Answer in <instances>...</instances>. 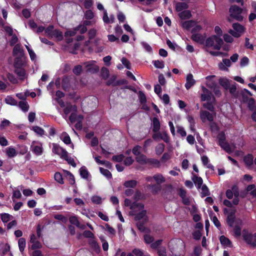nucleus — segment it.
<instances>
[{
	"label": "nucleus",
	"mask_w": 256,
	"mask_h": 256,
	"mask_svg": "<svg viewBox=\"0 0 256 256\" xmlns=\"http://www.w3.org/2000/svg\"><path fill=\"white\" fill-rule=\"evenodd\" d=\"M52 152L53 153L59 156L62 158H66L68 152L56 144H52Z\"/></svg>",
	"instance_id": "obj_8"
},
{
	"label": "nucleus",
	"mask_w": 256,
	"mask_h": 256,
	"mask_svg": "<svg viewBox=\"0 0 256 256\" xmlns=\"http://www.w3.org/2000/svg\"><path fill=\"white\" fill-rule=\"evenodd\" d=\"M220 244L224 246H228L230 248L232 247V242L230 240L229 238L226 237L224 236H221L220 237Z\"/></svg>",
	"instance_id": "obj_23"
},
{
	"label": "nucleus",
	"mask_w": 256,
	"mask_h": 256,
	"mask_svg": "<svg viewBox=\"0 0 256 256\" xmlns=\"http://www.w3.org/2000/svg\"><path fill=\"white\" fill-rule=\"evenodd\" d=\"M32 129L37 134L40 136H42L44 134V130L38 126H33Z\"/></svg>",
	"instance_id": "obj_51"
},
{
	"label": "nucleus",
	"mask_w": 256,
	"mask_h": 256,
	"mask_svg": "<svg viewBox=\"0 0 256 256\" xmlns=\"http://www.w3.org/2000/svg\"><path fill=\"white\" fill-rule=\"evenodd\" d=\"M29 96V92H20L16 94V96L20 100H24L27 96Z\"/></svg>",
	"instance_id": "obj_60"
},
{
	"label": "nucleus",
	"mask_w": 256,
	"mask_h": 256,
	"mask_svg": "<svg viewBox=\"0 0 256 256\" xmlns=\"http://www.w3.org/2000/svg\"><path fill=\"white\" fill-rule=\"evenodd\" d=\"M0 218L4 223H6L10 221L12 218V216L7 213H2L0 214Z\"/></svg>",
	"instance_id": "obj_41"
},
{
	"label": "nucleus",
	"mask_w": 256,
	"mask_h": 256,
	"mask_svg": "<svg viewBox=\"0 0 256 256\" xmlns=\"http://www.w3.org/2000/svg\"><path fill=\"white\" fill-rule=\"evenodd\" d=\"M12 54L15 57L24 56V50L20 44H17L14 46Z\"/></svg>",
	"instance_id": "obj_19"
},
{
	"label": "nucleus",
	"mask_w": 256,
	"mask_h": 256,
	"mask_svg": "<svg viewBox=\"0 0 256 256\" xmlns=\"http://www.w3.org/2000/svg\"><path fill=\"white\" fill-rule=\"evenodd\" d=\"M81 177L83 178L88 180L90 176V173L85 166H82L79 170Z\"/></svg>",
	"instance_id": "obj_29"
},
{
	"label": "nucleus",
	"mask_w": 256,
	"mask_h": 256,
	"mask_svg": "<svg viewBox=\"0 0 256 256\" xmlns=\"http://www.w3.org/2000/svg\"><path fill=\"white\" fill-rule=\"evenodd\" d=\"M232 28L234 30L242 33L244 31V28L242 24L236 22L232 24Z\"/></svg>",
	"instance_id": "obj_37"
},
{
	"label": "nucleus",
	"mask_w": 256,
	"mask_h": 256,
	"mask_svg": "<svg viewBox=\"0 0 256 256\" xmlns=\"http://www.w3.org/2000/svg\"><path fill=\"white\" fill-rule=\"evenodd\" d=\"M219 84L226 90H228L230 88V82L227 78H220L219 80Z\"/></svg>",
	"instance_id": "obj_31"
},
{
	"label": "nucleus",
	"mask_w": 256,
	"mask_h": 256,
	"mask_svg": "<svg viewBox=\"0 0 256 256\" xmlns=\"http://www.w3.org/2000/svg\"><path fill=\"white\" fill-rule=\"evenodd\" d=\"M77 110V107L75 105L68 104L64 108V112L66 115L64 118H66L67 116L71 112H76Z\"/></svg>",
	"instance_id": "obj_24"
},
{
	"label": "nucleus",
	"mask_w": 256,
	"mask_h": 256,
	"mask_svg": "<svg viewBox=\"0 0 256 256\" xmlns=\"http://www.w3.org/2000/svg\"><path fill=\"white\" fill-rule=\"evenodd\" d=\"M62 159H64L66 160L68 162L69 164H71L72 166H74V167L76 166V164L74 162V158L68 156V152L67 153V154H66V157L63 158Z\"/></svg>",
	"instance_id": "obj_58"
},
{
	"label": "nucleus",
	"mask_w": 256,
	"mask_h": 256,
	"mask_svg": "<svg viewBox=\"0 0 256 256\" xmlns=\"http://www.w3.org/2000/svg\"><path fill=\"white\" fill-rule=\"evenodd\" d=\"M192 236L194 239L198 240H200L202 237V234L200 230L194 231L192 234Z\"/></svg>",
	"instance_id": "obj_57"
},
{
	"label": "nucleus",
	"mask_w": 256,
	"mask_h": 256,
	"mask_svg": "<svg viewBox=\"0 0 256 256\" xmlns=\"http://www.w3.org/2000/svg\"><path fill=\"white\" fill-rule=\"evenodd\" d=\"M200 118L204 122L207 120L210 122V127L212 132L218 133L220 131V128L216 122H213L214 116L212 114L206 110H203L200 112Z\"/></svg>",
	"instance_id": "obj_2"
},
{
	"label": "nucleus",
	"mask_w": 256,
	"mask_h": 256,
	"mask_svg": "<svg viewBox=\"0 0 256 256\" xmlns=\"http://www.w3.org/2000/svg\"><path fill=\"white\" fill-rule=\"evenodd\" d=\"M242 9L236 5H232L230 8V14H242Z\"/></svg>",
	"instance_id": "obj_27"
},
{
	"label": "nucleus",
	"mask_w": 256,
	"mask_h": 256,
	"mask_svg": "<svg viewBox=\"0 0 256 256\" xmlns=\"http://www.w3.org/2000/svg\"><path fill=\"white\" fill-rule=\"evenodd\" d=\"M5 102L6 104L11 106H16L17 101L12 96H8L5 98Z\"/></svg>",
	"instance_id": "obj_39"
},
{
	"label": "nucleus",
	"mask_w": 256,
	"mask_h": 256,
	"mask_svg": "<svg viewBox=\"0 0 256 256\" xmlns=\"http://www.w3.org/2000/svg\"><path fill=\"white\" fill-rule=\"evenodd\" d=\"M168 246L172 254L176 256H180L185 248L184 242L180 239L172 240Z\"/></svg>",
	"instance_id": "obj_1"
},
{
	"label": "nucleus",
	"mask_w": 256,
	"mask_h": 256,
	"mask_svg": "<svg viewBox=\"0 0 256 256\" xmlns=\"http://www.w3.org/2000/svg\"><path fill=\"white\" fill-rule=\"evenodd\" d=\"M230 16L238 22H242L244 18L241 14H230Z\"/></svg>",
	"instance_id": "obj_61"
},
{
	"label": "nucleus",
	"mask_w": 256,
	"mask_h": 256,
	"mask_svg": "<svg viewBox=\"0 0 256 256\" xmlns=\"http://www.w3.org/2000/svg\"><path fill=\"white\" fill-rule=\"evenodd\" d=\"M18 106L24 112H27L29 109V105L25 100H22L19 102Z\"/></svg>",
	"instance_id": "obj_33"
},
{
	"label": "nucleus",
	"mask_w": 256,
	"mask_h": 256,
	"mask_svg": "<svg viewBox=\"0 0 256 256\" xmlns=\"http://www.w3.org/2000/svg\"><path fill=\"white\" fill-rule=\"evenodd\" d=\"M26 63V59L24 56L16 57L14 62V68H24Z\"/></svg>",
	"instance_id": "obj_13"
},
{
	"label": "nucleus",
	"mask_w": 256,
	"mask_h": 256,
	"mask_svg": "<svg viewBox=\"0 0 256 256\" xmlns=\"http://www.w3.org/2000/svg\"><path fill=\"white\" fill-rule=\"evenodd\" d=\"M60 138L66 144H68L71 143V140L68 134L66 132H64L60 136Z\"/></svg>",
	"instance_id": "obj_34"
},
{
	"label": "nucleus",
	"mask_w": 256,
	"mask_h": 256,
	"mask_svg": "<svg viewBox=\"0 0 256 256\" xmlns=\"http://www.w3.org/2000/svg\"><path fill=\"white\" fill-rule=\"evenodd\" d=\"M191 39L200 44H204L205 38L200 34H192L191 36Z\"/></svg>",
	"instance_id": "obj_21"
},
{
	"label": "nucleus",
	"mask_w": 256,
	"mask_h": 256,
	"mask_svg": "<svg viewBox=\"0 0 256 256\" xmlns=\"http://www.w3.org/2000/svg\"><path fill=\"white\" fill-rule=\"evenodd\" d=\"M23 186H18L12 192V200L14 202L15 199H19L22 196V194L20 190H22Z\"/></svg>",
	"instance_id": "obj_20"
},
{
	"label": "nucleus",
	"mask_w": 256,
	"mask_h": 256,
	"mask_svg": "<svg viewBox=\"0 0 256 256\" xmlns=\"http://www.w3.org/2000/svg\"><path fill=\"white\" fill-rule=\"evenodd\" d=\"M130 214L134 216L136 220H142L143 222H146L148 221V217L146 216V212L142 208H136L135 210L130 212Z\"/></svg>",
	"instance_id": "obj_4"
},
{
	"label": "nucleus",
	"mask_w": 256,
	"mask_h": 256,
	"mask_svg": "<svg viewBox=\"0 0 256 256\" xmlns=\"http://www.w3.org/2000/svg\"><path fill=\"white\" fill-rule=\"evenodd\" d=\"M18 247L20 250L21 252H23L24 250L26 242L25 238H21L19 239L18 242Z\"/></svg>",
	"instance_id": "obj_40"
},
{
	"label": "nucleus",
	"mask_w": 256,
	"mask_h": 256,
	"mask_svg": "<svg viewBox=\"0 0 256 256\" xmlns=\"http://www.w3.org/2000/svg\"><path fill=\"white\" fill-rule=\"evenodd\" d=\"M84 17L87 20H92L94 17V14L91 10H88L85 12Z\"/></svg>",
	"instance_id": "obj_56"
},
{
	"label": "nucleus",
	"mask_w": 256,
	"mask_h": 256,
	"mask_svg": "<svg viewBox=\"0 0 256 256\" xmlns=\"http://www.w3.org/2000/svg\"><path fill=\"white\" fill-rule=\"evenodd\" d=\"M25 46L28 52L29 55L32 60H34L36 58V56L35 52L32 48H30L28 46L26 45Z\"/></svg>",
	"instance_id": "obj_47"
},
{
	"label": "nucleus",
	"mask_w": 256,
	"mask_h": 256,
	"mask_svg": "<svg viewBox=\"0 0 256 256\" xmlns=\"http://www.w3.org/2000/svg\"><path fill=\"white\" fill-rule=\"evenodd\" d=\"M69 220H70V222L72 224H74L75 226H76L77 227L80 228H82L81 226H80V223L78 220V218L76 216H70V218H69Z\"/></svg>",
	"instance_id": "obj_38"
},
{
	"label": "nucleus",
	"mask_w": 256,
	"mask_h": 256,
	"mask_svg": "<svg viewBox=\"0 0 256 256\" xmlns=\"http://www.w3.org/2000/svg\"><path fill=\"white\" fill-rule=\"evenodd\" d=\"M244 163L248 166H250L254 163V156L251 154H248L244 157Z\"/></svg>",
	"instance_id": "obj_26"
},
{
	"label": "nucleus",
	"mask_w": 256,
	"mask_h": 256,
	"mask_svg": "<svg viewBox=\"0 0 256 256\" xmlns=\"http://www.w3.org/2000/svg\"><path fill=\"white\" fill-rule=\"evenodd\" d=\"M229 92L232 96L235 98L238 97V92L236 91V87L235 84L232 85L231 86H230Z\"/></svg>",
	"instance_id": "obj_43"
},
{
	"label": "nucleus",
	"mask_w": 256,
	"mask_h": 256,
	"mask_svg": "<svg viewBox=\"0 0 256 256\" xmlns=\"http://www.w3.org/2000/svg\"><path fill=\"white\" fill-rule=\"evenodd\" d=\"M6 153L9 158L14 157L17 154L16 149L12 146H9L6 149Z\"/></svg>",
	"instance_id": "obj_25"
},
{
	"label": "nucleus",
	"mask_w": 256,
	"mask_h": 256,
	"mask_svg": "<svg viewBox=\"0 0 256 256\" xmlns=\"http://www.w3.org/2000/svg\"><path fill=\"white\" fill-rule=\"evenodd\" d=\"M15 72L22 80L24 79L26 77V72L24 68H15Z\"/></svg>",
	"instance_id": "obj_30"
},
{
	"label": "nucleus",
	"mask_w": 256,
	"mask_h": 256,
	"mask_svg": "<svg viewBox=\"0 0 256 256\" xmlns=\"http://www.w3.org/2000/svg\"><path fill=\"white\" fill-rule=\"evenodd\" d=\"M214 45L215 44H214V36H212L208 38L206 40V47L214 46Z\"/></svg>",
	"instance_id": "obj_50"
},
{
	"label": "nucleus",
	"mask_w": 256,
	"mask_h": 256,
	"mask_svg": "<svg viewBox=\"0 0 256 256\" xmlns=\"http://www.w3.org/2000/svg\"><path fill=\"white\" fill-rule=\"evenodd\" d=\"M193 23L194 22L192 20L186 21L183 23L182 26L186 30H189L190 28L192 26Z\"/></svg>",
	"instance_id": "obj_64"
},
{
	"label": "nucleus",
	"mask_w": 256,
	"mask_h": 256,
	"mask_svg": "<svg viewBox=\"0 0 256 256\" xmlns=\"http://www.w3.org/2000/svg\"><path fill=\"white\" fill-rule=\"evenodd\" d=\"M102 20L106 24H112L114 21V16L113 14L110 15V17L106 10H104L102 16Z\"/></svg>",
	"instance_id": "obj_17"
},
{
	"label": "nucleus",
	"mask_w": 256,
	"mask_h": 256,
	"mask_svg": "<svg viewBox=\"0 0 256 256\" xmlns=\"http://www.w3.org/2000/svg\"><path fill=\"white\" fill-rule=\"evenodd\" d=\"M146 180L148 182H155L156 185L153 184L152 186L149 185L148 188H150L152 192L156 193L158 192L160 187V176L158 175L154 176L153 178L150 176H148L146 178Z\"/></svg>",
	"instance_id": "obj_7"
},
{
	"label": "nucleus",
	"mask_w": 256,
	"mask_h": 256,
	"mask_svg": "<svg viewBox=\"0 0 256 256\" xmlns=\"http://www.w3.org/2000/svg\"><path fill=\"white\" fill-rule=\"evenodd\" d=\"M188 4L185 2H178L176 4L177 12H181L188 8Z\"/></svg>",
	"instance_id": "obj_35"
},
{
	"label": "nucleus",
	"mask_w": 256,
	"mask_h": 256,
	"mask_svg": "<svg viewBox=\"0 0 256 256\" xmlns=\"http://www.w3.org/2000/svg\"><path fill=\"white\" fill-rule=\"evenodd\" d=\"M100 173L105 176L106 178H110L112 177V175L108 170L104 169L102 168H100Z\"/></svg>",
	"instance_id": "obj_45"
},
{
	"label": "nucleus",
	"mask_w": 256,
	"mask_h": 256,
	"mask_svg": "<svg viewBox=\"0 0 256 256\" xmlns=\"http://www.w3.org/2000/svg\"><path fill=\"white\" fill-rule=\"evenodd\" d=\"M143 48L148 52L152 53V51L151 46L146 42H140Z\"/></svg>",
	"instance_id": "obj_44"
},
{
	"label": "nucleus",
	"mask_w": 256,
	"mask_h": 256,
	"mask_svg": "<svg viewBox=\"0 0 256 256\" xmlns=\"http://www.w3.org/2000/svg\"><path fill=\"white\" fill-rule=\"evenodd\" d=\"M137 184V182L134 180H128L124 183V186L126 188H134Z\"/></svg>",
	"instance_id": "obj_46"
},
{
	"label": "nucleus",
	"mask_w": 256,
	"mask_h": 256,
	"mask_svg": "<svg viewBox=\"0 0 256 256\" xmlns=\"http://www.w3.org/2000/svg\"><path fill=\"white\" fill-rule=\"evenodd\" d=\"M220 36H214V42H216L214 46V49L220 50L224 44L223 40L220 37Z\"/></svg>",
	"instance_id": "obj_22"
},
{
	"label": "nucleus",
	"mask_w": 256,
	"mask_h": 256,
	"mask_svg": "<svg viewBox=\"0 0 256 256\" xmlns=\"http://www.w3.org/2000/svg\"><path fill=\"white\" fill-rule=\"evenodd\" d=\"M144 240L147 244H152L154 240V238L150 234H146L144 236Z\"/></svg>",
	"instance_id": "obj_54"
},
{
	"label": "nucleus",
	"mask_w": 256,
	"mask_h": 256,
	"mask_svg": "<svg viewBox=\"0 0 256 256\" xmlns=\"http://www.w3.org/2000/svg\"><path fill=\"white\" fill-rule=\"evenodd\" d=\"M202 189V197L204 198L210 195V192L208 187L206 184H203L201 186Z\"/></svg>",
	"instance_id": "obj_42"
},
{
	"label": "nucleus",
	"mask_w": 256,
	"mask_h": 256,
	"mask_svg": "<svg viewBox=\"0 0 256 256\" xmlns=\"http://www.w3.org/2000/svg\"><path fill=\"white\" fill-rule=\"evenodd\" d=\"M96 62L91 60L84 63L86 72L95 73L99 70V67L96 64Z\"/></svg>",
	"instance_id": "obj_10"
},
{
	"label": "nucleus",
	"mask_w": 256,
	"mask_h": 256,
	"mask_svg": "<svg viewBox=\"0 0 256 256\" xmlns=\"http://www.w3.org/2000/svg\"><path fill=\"white\" fill-rule=\"evenodd\" d=\"M54 178L55 180L60 184H63V178L62 174L60 172H56L54 174Z\"/></svg>",
	"instance_id": "obj_62"
},
{
	"label": "nucleus",
	"mask_w": 256,
	"mask_h": 256,
	"mask_svg": "<svg viewBox=\"0 0 256 256\" xmlns=\"http://www.w3.org/2000/svg\"><path fill=\"white\" fill-rule=\"evenodd\" d=\"M152 138L155 140H158L160 138V123L158 120L157 118H154L152 123Z\"/></svg>",
	"instance_id": "obj_6"
},
{
	"label": "nucleus",
	"mask_w": 256,
	"mask_h": 256,
	"mask_svg": "<svg viewBox=\"0 0 256 256\" xmlns=\"http://www.w3.org/2000/svg\"><path fill=\"white\" fill-rule=\"evenodd\" d=\"M219 146L228 154L232 152L229 144L226 142V137L224 131H221L218 135Z\"/></svg>",
	"instance_id": "obj_3"
},
{
	"label": "nucleus",
	"mask_w": 256,
	"mask_h": 256,
	"mask_svg": "<svg viewBox=\"0 0 256 256\" xmlns=\"http://www.w3.org/2000/svg\"><path fill=\"white\" fill-rule=\"evenodd\" d=\"M52 38H54L58 40H62L63 38L62 32L58 30H54L52 32Z\"/></svg>",
	"instance_id": "obj_36"
},
{
	"label": "nucleus",
	"mask_w": 256,
	"mask_h": 256,
	"mask_svg": "<svg viewBox=\"0 0 256 256\" xmlns=\"http://www.w3.org/2000/svg\"><path fill=\"white\" fill-rule=\"evenodd\" d=\"M91 200L92 202L96 204H100L102 203V198L98 196H93Z\"/></svg>",
	"instance_id": "obj_63"
},
{
	"label": "nucleus",
	"mask_w": 256,
	"mask_h": 256,
	"mask_svg": "<svg viewBox=\"0 0 256 256\" xmlns=\"http://www.w3.org/2000/svg\"><path fill=\"white\" fill-rule=\"evenodd\" d=\"M242 237L246 242L253 247H256V233H250L246 229L242 230Z\"/></svg>",
	"instance_id": "obj_5"
},
{
	"label": "nucleus",
	"mask_w": 256,
	"mask_h": 256,
	"mask_svg": "<svg viewBox=\"0 0 256 256\" xmlns=\"http://www.w3.org/2000/svg\"><path fill=\"white\" fill-rule=\"evenodd\" d=\"M196 83V80L193 78V76L192 74H188L186 78V83L185 87L187 90H189Z\"/></svg>",
	"instance_id": "obj_18"
},
{
	"label": "nucleus",
	"mask_w": 256,
	"mask_h": 256,
	"mask_svg": "<svg viewBox=\"0 0 256 256\" xmlns=\"http://www.w3.org/2000/svg\"><path fill=\"white\" fill-rule=\"evenodd\" d=\"M30 149L37 156L41 155L43 152L42 144L38 142H32Z\"/></svg>",
	"instance_id": "obj_9"
},
{
	"label": "nucleus",
	"mask_w": 256,
	"mask_h": 256,
	"mask_svg": "<svg viewBox=\"0 0 256 256\" xmlns=\"http://www.w3.org/2000/svg\"><path fill=\"white\" fill-rule=\"evenodd\" d=\"M160 246V240H157L155 242H152L150 244V248L154 250H158V254L160 256V251L158 248Z\"/></svg>",
	"instance_id": "obj_49"
},
{
	"label": "nucleus",
	"mask_w": 256,
	"mask_h": 256,
	"mask_svg": "<svg viewBox=\"0 0 256 256\" xmlns=\"http://www.w3.org/2000/svg\"><path fill=\"white\" fill-rule=\"evenodd\" d=\"M192 178L193 182L196 186V188L199 189L200 188L201 186L203 185V180L200 176H198L196 174L192 172Z\"/></svg>",
	"instance_id": "obj_16"
},
{
	"label": "nucleus",
	"mask_w": 256,
	"mask_h": 256,
	"mask_svg": "<svg viewBox=\"0 0 256 256\" xmlns=\"http://www.w3.org/2000/svg\"><path fill=\"white\" fill-rule=\"evenodd\" d=\"M203 107L210 112H214V108L210 101L203 104Z\"/></svg>",
	"instance_id": "obj_53"
},
{
	"label": "nucleus",
	"mask_w": 256,
	"mask_h": 256,
	"mask_svg": "<svg viewBox=\"0 0 256 256\" xmlns=\"http://www.w3.org/2000/svg\"><path fill=\"white\" fill-rule=\"evenodd\" d=\"M136 161L141 164H148V159L146 156L143 154H140L136 157Z\"/></svg>",
	"instance_id": "obj_28"
},
{
	"label": "nucleus",
	"mask_w": 256,
	"mask_h": 256,
	"mask_svg": "<svg viewBox=\"0 0 256 256\" xmlns=\"http://www.w3.org/2000/svg\"><path fill=\"white\" fill-rule=\"evenodd\" d=\"M101 76L104 80L106 79L109 76V70L108 68L103 67L101 70Z\"/></svg>",
	"instance_id": "obj_55"
},
{
	"label": "nucleus",
	"mask_w": 256,
	"mask_h": 256,
	"mask_svg": "<svg viewBox=\"0 0 256 256\" xmlns=\"http://www.w3.org/2000/svg\"><path fill=\"white\" fill-rule=\"evenodd\" d=\"M242 221L240 218H238L236 220V225L234 227L233 232L234 236L236 238H238L242 234Z\"/></svg>",
	"instance_id": "obj_11"
},
{
	"label": "nucleus",
	"mask_w": 256,
	"mask_h": 256,
	"mask_svg": "<svg viewBox=\"0 0 256 256\" xmlns=\"http://www.w3.org/2000/svg\"><path fill=\"white\" fill-rule=\"evenodd\" d=\"M176 128L178 133L182 137L186 136V132L183 127L181 126H176Z\"/></svg>",
	"instance_id": "obj_59"
},
{
	"label": "nucleus",
	"mask_w": 256,
	"mask_h": 256,
	"mask_svg": "<svg viewBox=\"0 0 256 256\" xmlns=\"http://www.w3.org/2000/svg\"><path fill=\"white\" fill-rule=\"evenodd\" d=\"M178 16L182 20L188 19L192 16L191 12L189 10H184L178 14Z\"/></svg>",
	"instance_id": "obj_32"
},
{
	"label": "nucleus",
	"mask_w": 256,
	"mask_h": 256,
	"mask_svg": "<svg viewBox=\"0 0 256 256\" xmlns=\"http://www.w3.org/2000/svg\"><path fill=\"white\" fill-rule=\"evenodd\" d=\"M172 157L170 152H164L161 156V162H165L170 160Z\"/></svg>",
	"instance_id": "obj_52"
},
{
	"label": "nucleus",
	"mask_w": 256,
	"mask_h": 256,
	"mask_svg": "<svg viewBox=\"0 0 256 256\" xmlns=\"http://www.w3.org/2000/svg\"><path fill=\"white\" fill-rule=\"evenodd\" d=\"M124 205L127 206H130L131 210H135L136 208H142L144 205L142 203H137L136 202L132 203L130 200L126 198L124 200Z\"/></svg>",
	"instance_id": "obj_12"
},
{
	"label": "nucleus",
	"mask_w": 256,
	"mask_h": 256,
	"mask_svg": "<svg viewBox=\"0 0 256 256\" xmlns=\"http://www.w3.org/2000/svg\"><path fill=\"white\" fill-rule=\"evenodd\" d=\"M235 213L236 210H232L229 213L227 216L226 223L230 227H233L234 222H236V220H237L236 219Z\"/></svg>",
	"instance_id": "obj_15"
},
{
	"label": "nucleus",
	"mask_w": 256,
	"mask_h": 256,
	"mask_svg": "<svg viewBox=\"0 0 256 256\" xmlns=\"http://www.w3.org/2000/svg\"><path fill=\"white\" fill-rule=\"evenodd\" d=\"M161 140H164L166 144H170V138L166 132H161Z\"/></svg>",
	"instance_id": "obj_48"
},
{
	"label": "nucleus",
	"mask_w": 256,
	"mask_h": 256,
	"mask_svg": "<svg viewBox=\"0 0 256 256\" xmlns=\"http://www.w3.org/2000/svg\"><path fill=\"white\" fill-rule=\"evenodd\" d=\"M202 90L203 94H201L202 101H210L212 96V93L204 86L202 87Z\"/></svg>",
	"instance_id": "obj_14"
}]
</instances>
